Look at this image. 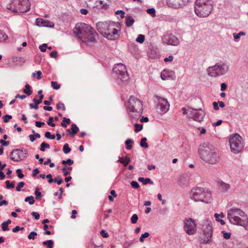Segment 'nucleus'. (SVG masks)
<instances>
[{
  "label": "nucleus",
  "instance_id": "412c9836",
  "mask_svg": "<svg viewBox=\"0 0 248 248\" xmlns=\"http://www.w3.org/2000/svg\"><path fill=\"white\" fill-rule=\"evenodd\" d=\"M131 160L129 157L125 156L119 157L118 161L123 164L125 167H126L128 164L130 162Z\"/></svg>",
  "mask_w": 248,
  "mask_h": 248
},
{
  "label": "nucleus",
  "instance_id": "338daca9",
  "mask_svg": "<svg viewBox=\"0 0 248 248\" xmlns=\"http://www.w3.org/2000/svg\"><path fill=\"white\" fill-rule=\"evenodd\" d=\"M47 45L46 44H43L42 46H39V48L42 52H45L46 50V47Z\"/></svg>",
  "mask_w": 248,
  "mask_h": 248
},
{
  "label": "nucleus",
  "instance_id": "69168bd1",
  "mask_svg": "<svg viewBox=\"0 0 248 248\" xmlns=\"http://www.w3.org/2000/svg\"><path fill=\"white\" fill-rule=\"evenodd\" d=\"M116 14L120 15L121 18H124V17L125 13L122 10H118L116 12Z\"/></svg>",
  "mask_w": 248,
  "mask_h": 248
},
{
  "label": "nucleus",
  "instance_id": "603ef678",
  "mask_svg": "<svg viewBox=\"0 0 248 248\" xmlns=\"http://www.w3.org/2000/svg\"><path fill=\"white\" fill-rule=\"evenodd\" d=\"M53 121V118L52 117H49L48 120L47 122V124L52 127H54L55 126V124L54 123H52Z\"/></svg>",
  "mask_w": 248,
  "mask_h": 248
},
{
  "label": "nucleus",
  "instance_id": "f704fd0d",
  "mask_svg": "<svg viewBox=\"0 0 248 248\" xmlns=\"http://www.w3.org/2000/svg\"><path fill=\"white\" fill-rule=\"evenodd\" d=\"M8 38L7 35L0 31V42L6 40Z\"/></svg>",
  "mask_w": 248,
  "mask_h": 248
},
{
  "label": "nucleus",
  "instance_id": "6e6552de",
  "mask_svg": "<svg viewBox=\"0 0 248 248\" xmlns=\"http://www.w3.org/2000/svg\"><path fill=\"white\" fill-rule=\"evenodd\" d=\"M128 108L130 115L133 118L139 117L142 114V103L139 99L135 96H131L130 97Z\"/></svg>",
  "mask_w": 248,
  "mask_h": 248
},
{
  "label": "nucleus",
  "instance_id": "e433bc0d",
  "mask_svg": "<svg viewBox=\"0 0 248 248\" xmlns=\"http://www.w3.org/2000/svg\"><path fill=\"white\" fill-rule=\"evenodd\" d=\"M49 148H50V146L48 143H46L43 142L41 144V148H40V150L42 152H44L45 150V148L49 149Z\"/></svg>",
  "mask_w": 248,
  "mask_h": 248
},
{
  "label": "nucleus",
  "instance_id": "a878e982",
  "mask_svg": "<svg viewBox=\"0 0 248 248\" xmlns=\"http://www.w3.org/2000/svg\"><path fill=\"white\" fill-rule=\"evenodd\" d=\"M245 35H246V33L243 31L240 32L238 33H233L232 34L233 37L234 38V40L235 42L238 41L241 36H245Z\"/></svg>",
  "mask_w": 248,
  "mask_h": 248
},
{
  "label": "nucleus",
  "instance_id": "5701e85b",
  "mask_svg": "<svg viewBox=\"0 0 248 248\" xmlns=\"http://www.w3.org/2000/svg\"><path fill=\"white\" fill-rule=\"evenodd\" d=\"M79 130L78 127L77 126V125L75 124H73L71 125V133H70V135L71 137H73L76 134L78 133Z\"/></svg>",
  "mask_w": 248,
  "mask_h": 248
},
{
  "label": "nucleus",
  "instance_id": "79ce46f5",
  "mask_svg": "<svg viewBox=\"0 0 248 248\" xmlns=\"http://www.w3.org/2000/svg\"><path fill=\"white\" fill-rule=\"evenodd\" d=\"M34 194L35 195V198L37 200H39L42 197L41 193L39 191V188L38 187L35 188Z\"/></svg>",
  "mask_w": 248,
  "mask_h": 248
},
{
  "label": "nucleus",
  "instance_id": "680f3d73",
  "mask_svg": "<svg viewBox=\"0 0 248 248\" xmlns=\"http://www.w3.org/2000/svg\"><path fill=\"white\" fill-rule=\"evenodd\" d=\"M24 229L23 227H20L19 226H16L14 228L12 229V232H16L20 230H23Z\"/></svg>",
  "mask_w": 248,
  "mask_h": 248
},
{
  "label": "nucleus",
  "instance_id": "7c9ffc66",
  "mask_svg": "<svg viewBox=\"0 0 248 248\" xmlns=\"http://www.w3.org/2000/svg\"><path fill=\"white\" fill-rule=\"evenodd\" d=\"M43 245L47 246L49 248H52L53 247V241L52 240H48L43 242Z\"/></svg>",
  "mask_w": 248,
  "mask_h": 248
},
{
  "label": "nucleus",
  "instance_id": "c756f323",
  "mask_svg": "<svg viewBox=\"0 0 248 248\" xmlns=\"http://www.w3.org/2000/svg\"><path fill=\"white\" fill-rule=\"evenodd\" d=\"M72 170L71 167H64L62 169V171L63 173V175L66 176L68 175Z\"/></svg>",
  "mask_w": 248,
  "mask_h": 248
},
{
  "label": "nucleus",
  "instance_id": "a19ab883",
  "mask_svg": "<svg viewBox=\"0 0 248 248\" xmlns=\"http://www.w3.org/2000/svg\"><path fill=\"white\" fill-rule=\"evenodd\" d=\"M6 188L7 189H10L14 188L15 186V184L14 182L10 183V181L7 180L5 182Z\"/></svg>",
  "mask_w": 248,
  "mask_h": 248
},
{
  "label": "nucleus",
  "instance_id": "3c124183",
  "mask_svg": "<svg viewBox=\"0 0 248 248\" xmlns=\"http://www.w3.org/2000/svg\"><path fill=\"white\" fill-rule=\"evenodd\" d=\"M37 235V233L35 232H31L28 235V238L30 240H34V237Z\"/></svg>",
  "mask_w": 248,
  "mask_h": 248
},
{
  "label": "nucleus",
  "instance_id": "2f4dec72",
  "mask_svg": "<svg viewBox=\"0 0 248 248\" xmlns=\"http://www.w3.org/2000/svg\"><path fill=\"white\" fill-rule=\"evenodd\" d=\"M147 141V138H143L141 139L140 142V145L141 147H144V148H148V145L147 143L146 142Z\"/></svg>",
  "mask_w": 248,
  "mask_h": 248
},
{
  "label": "nucleus",
  "instance_id": "1a4fd4ad",
  "mask_svg": "<svg viewBox=\"0 0 248 248\" xmlns=\"http://www.w3.org/2000/svg\"><path fill=\"white\" fill-rule=\"evenodd\" d=\"M112 74L117 83L120 85L127 82L129 79L126 66L121 63L115 65Z\"/></svg>",
  "mask_w": 248,
  "mask_h": 248
},
{
  "label": "nucleus",
  "instance_id": "423d86ee",
  "mask_svg": "<svg viewBox=\"0 0 248 248\" xmlns=\"http://www.w3.org/2000/svg\"><path fill=\"white\" fill-rule=\"evenodd\" d=\"M190 198L195 202H201L206 203L212 201V194L208 189L202 187H195L191 189Z\"/></svg>",
  "mask_w": 248,
  "mask_h": 248
},
{
  "label": "nucleus",
  "instance_id": "0eeeda50",
  "mask_svg": "<svg viewBox=\"0 0 248 248\" xmlns=\"http://www.w3.org/2000/svg\"><path fill=\"white\" fill-rule=\"evenodd\" d=\"M230 65L227 61H219L214 65L209 66L206 69L207 74L212 78H217L228 73Z\"/></svg>",
  "mask_w": 248,
  "mask_h": 248
},
{
  "label": "nucleus",
  "instance_id": "864d4df0",
  "mask_svg": "<svg viewBox=\"0 0 248 248\" xmlns=\"http://www.w3.org/2000/svg\"><path fill=\"white\" fill-rule=\"evenodd\" d=\"M1 228L3 231H7L9 230L8 225L4 222L1 224Z\"/></svg>",
  "mask_w": 248,
  "mask_h": 248
},
{
  "label": "nucleus",
  "instance_id": "c85d7f7f",
  "mask_svg": "<svg viewBox=\"0 0 248 248\" xmlns=\"http://www.w3.org/2000/svg\"><path fill=\"white\" fill-rule=\"evenodd\" d=\"M24 201L25 202H28L30 205L34 204L35 202L34 197L32 196L26 197Z\"/></svg>",
  "mask_w": 248,
  "mask_h": 248
},
{
  "label": "nucleus",
  "instance_id": "de8ad7c7",
  "mask_svg": "<svg viewBox=\"0 0 248 248\" xmlns=\"http://www.w3.org/2000/svg\"><path fill=\"white\" fill-rule=\"evenodd\" d=\"M45 136L46 138L53 140L55 138V136L54 135H51L49 132H46Z\"/></svg>",
  "mask_w": 248,
  "mask_h": 248
},
{
  "label": "nucleus",
  "instance_id": "72a5a7b5",
  "mask_svg": "<svg viewBox=\"0 0 248 248\" xmlns=\"http://www.w3.org/2000/svg\"><path fill=\"white\" fill-rule=\"evenodd\" d=\"M99 4L102 8L107 9L108 4L107 3H104V1L102 0H97L96 1V6H98Z\"/></svg>",
  "mask_w": 248,
  "mask_h": 248
},
{
  "label": "nucleus",
  "instance_id": "4c0bfd02",
  "mask_svg": "<svg viewBox=\"0 0 248 248\" xmlns=\"http://www.w3.org/2000/svg\"><path fill=\"white\" fill-rule=\"evenodd\" d=\"M145 37L142 34H139L137 38H136V41L140 43H142L144 41Z\"/></svg>",
  "mask_w": 248,
  "mask_h": 248
},
{
  "label": "nucleus",
  "instance_id": "9d476101",
  "mask_svg": "<svg viewBox=\"0 0 248 248\" xmlns=\"http://www.w3.org/2000/svg\"><path fill=\"white\" fill-rule=\"evenodd\" d=\"M7 8L15 13H26L30 10V3L28 0H12Z\"/></svg>",
  "mask_w": 248,
  "mask_h": 248
},
{
  "label": "nucleus",
  "instance_id": "13d9d810",
  "mask_svg": "<svg viewBox=\"0 0 248 248\" xmlns=\"http://www.w3.org/2000/svg\"><path fill=\"white\" fill-rule=\"evenodd\" d=\"M100 234L104 238H108L109 236L108 233L104 230L101 231Z\"/></svg>",
  "mask_w": 248,
  "mask_h": 248
},
{
  "label": "nucleus",
  "instance_id": "20e7f679",
  "mask_svg": "<svg viewBox=\"0 0 248 248\" xmlns=\"http://www.w3.org/2000/svg\"><path fill=\"white\" fill-rule=\"evenodd\" d=\"M98 31L106 38L115 40L119 38L120 30L115 28L113 23L108 22H100L96 25Z\"/></svg>",
  "mask_w": 248,
  "mask_h": 248
},
{
  "label": "nucleus",
  "instance_id": "2eb2a0df",
  "mask_svg": "<svg viewBox=\"0 0 248 248\" xmlns=\"http://www.w3.org/2000/svg\"><path fill=\"white\" fill-rule=\"evenodd\" d=\"M188 118L194 121L201 123L205 116V112L202 109L188 108Z\"/></svg>",
  "mask_w": 248,
  "mask_h": 248
},
{
  "label": "nucleus",
  "instance_id": "aec40b11",
  "mask_svg": "<svg viewBox=\"0 0 248 248\" xmlns=\"http://www.w3.org/2000/svg\"><path fill=\"white\" fill-rule=\"evenodd\" d=\"M217 185L218 189L223 193L227 192L231 188V185L219 180L217 181Z\"/></svg>",
  "mask_w": 248,
  "mask_h": 248
},
{
  "label": "nucleus",
  "instance_id": "052dcab7",
  "mask_svg": "<svg viewBox=\"0 0 248 248\" xmlns=\"http://www.w3.org/2000/svg\"><path fill=\"white\" fill-rule=\"evenodd\" d=\"M222 233L223 234V237L225 239H229L231 237V233L230 232H226L225 231H222Z\"/></svg>",
  "mask_w": 248,
  "mask_h": 248
},
{
  "label": "nucleus",
  "instance_id": "4be33fe9",
  "mask_svg": "<svg viewBox=\"0 0 248 248\" xmlns=\"http://www.w3.org/2000/svg\"><path fill=\"white\" fill-rule=\"evenodd\" d=\"M135 20L131 16H128L125 17V23L128 27L132 26Z\"/></svg>",
  "mask_w": 248,
  "mask_h": 248
},
{
  "label": "nucleus",
  "instance_id": "f257e3e1",
  "mask_svg": "<svg viewBox=\"0 0 248 248\" xmlns=\"http://www.w3.org/2000/svg\"><path fill=\"white\" fill-rule=\"evenodd\" d=\"M73 32L77 38L84 43L94 42L98 36L93 28L84 23L77 24L73 29Z\"/></svg>",
  "mask_w": 248,
  "mask_h": 248
},
{
  "label": "nucleus",
  "instance_id": "7ed1b4c3",
  "mask_svg": "<svg viewBox=\"0 0 248 248\" xmlns=\"http://www.w3.org/2000/svg\"><path fill=\"white\" fill-rule=\"evenodd\" d=\"M227 218L232 224L245 228L248 226V216L239 208H232L229 209L227 212Z\"/></svg>",
  "mask_w": 248,
  "mask_h": 248
},
{
  "label": "nucleus",
  "instance_id": "09e8293b",
  "mask_svg": "<svg viewBox=\"0 0 248 248\" xmlns=\"http://www.w3.org/2000/svg\"><path fill=\"white\" fill-rule=\"evenodd\" d=\"M149 236V233L147 232H145L143 234H142L140 238V241L141 242H143L144 241V239L148 237Z\"/></svg>",
  "mask_w": 248,
  "mask_h": 248
},
{
  "label": "nucleus",
  "instance_id": "f03ea898",
  "mask_svg": "<svg viewBox=\"0 0 248 248\" xmlns=\"http://www.w3.org/2000/svg\"><path fill=\"white\" fill-rule=\"evenodd\" d=\"M198 151L200 157L205 163L214 165L219 162L218 151L213 145L204 143L200 145Z\"/></svg>",
  "mask_w": 248,
  "mask_h": 248
},
{
  "label": "nucleus",
  "instance_id": "58836bf2",
  "mask_svg": "<svg viewBox=\"0 0 248 248\" xmlns=\"http://www.w3.org/2000/svg\"><path fill=\"white\" fill-rule=\"evenodd\" d=\"M146 12L148 14L151 15L153 17L155 16V10L154 8L148 9L146 10Z\"/></svg>",
  "mask_w": 248,
  "mask_h": 248
},
{
  "label": "nucleus",
  "instance_id": "9b49d317",
  "mask_svg": "<svg viewBox=\"0 0 248 248\" xmlns=\"http://www.w3.org/2000/svg\"><path fill=\"white\" fill-rule=\"evenodd\" d=\"M231 151L234 154L240 153L244 147L242 138L238 134H235L229 139Z\"/></svg>",
  "mask_w": 248,
  "mask_h": 248
},
{
  "label": "nucleus",
  "instance_id": "774afa93",
  "mask_svg": "<svg viewBox=\"0 0 248 248\" xmlns=\"http://www.w3.org/2000/svg\"><path fill=\"white\" fill-rule=\"evenodd\" d=\"M132 244V242L126 241L124 244L123 248H129Z\"/></svg>",
  "mask_w": 248,
  "mask_h": 248
},
{
  "label": "nucleus",
  "instance_id": "a211bd4d",
  "mask_svg": "<svg viewBox=\"0 0 248 248\" xmlns=\"http://www.w3.org/2000/svg\"><path fill=\"white\" fill-rule=\"evenodd\" d=\"M188 0H167V3L169 7L175 8L182 7Z\"/></svg>",
  "mask_w": 248,
  "mask_h": 248
},
{
  "label": "nucleus",
  "instance_id": "4468645a",
  "mask_svg": "<svg viewBox=\"0 0 248 248\" xmlns=\"http://www.w3.org/2000/svg\"><path fill=\"white\" fill-rule=\"evenodd\" d=\"M184 229L188 235L194 234L197 231L196 224L195 220L191 218L185 219Z\"/></svg>",
  "mask_w": 248,
  "mask_h": 248
},
{
  "label": "nucleus",
  "instance_id": "5fc2aeb1",
  "mask_svg": "<svg viewBox=\"0 0 248 248\" xmlns=\"http://www.w3.org/2000/svg\"><path fill=\"white\" fill-rule=\"evenodd\" d=\"M25 185V183L23 182H19L17 186L16 187V190L17 191H20L21 190V188L23 187Z\"/></svg>",
  "mask_w": 248,
  "mask_h": 248
},
{
  "label": "nucleus",
  "instance_id": "e2e57ef3",
  "mask_svg": "<svg viewBox=\"0 0 248 248\" xmlns=\"http://www.w3.org/2000/svg\"><path fill=\"white\" fill-rule=\"evenodd\" d=\"M131 186L135 188H138L140 187V185L136 181H132L131 183Z\"/></svg>",
  "mask_w": 248,
  "mask_h": 248
},
{
  "label": "nucleus",
  "instance_id": "ea45409f",
  "mask_svg": "<svg viewBox=\"0 0 248 248\" xmlns=\"http://www.w3.org/2000/svg\"><path fill=\"white\" fill-rule=\"evenodd\" d=\"M134 125H135V127H136V128L135 129V132L136 133H138V132H140L143 128V125L142 124H138L136 123V124H135Z\"/></svg>",
  "mask_w": 248,
  "mask_h": 248
},
{
  "label": "nucleus",
  "instance_id": "bf43d9fd",
  "mask_svg": "<svg viewBox=\"0 0 248 248\" xmlns=\"http://www.w3.org/2000/svg\"><path fill=\"white\" fill-rule=\"evenodd\" d=\"M53 182L56 183L58 185H61L62 182L63 180L60 177H57L56 178L54 179Z\"/></svg>",
  "mask_w": 248,
  "mask_h": 248
},
{
  "label": "nucleus",
  "instance_id": "8fccbe9b",
  "mask_svg": "<svg viewBox=\"0 0 248 248\" xmlns=\"http://www.w3.org/2000/svg\"><path fill=\"white\" fill-rule=\"evenodd\" d=\"M12 118V116L9 114H6L3 116L2 119H3V122L5 123H7L9 122L10 119Z\"/></svg>",
  "mask_w": 248,
  "mask_h": 248
},
{
  "label": "nucleus",
  "instance_id": "0e129e2a",
  "mask_svg": "<svg viewBox=\"0 0 248 248\" xmlns=\"http://www.w3.org/2000/svg\"><path fill=\"white\" fill-rule=\"evenodd\" d=\"M31 215L34 217V218L36 220H38L40 218V215L39 213L35 212H32L31 213Z\"/></svg>",
  "mask_w": 248,
  "mask_h": 248
},
{
  "label": "nucleus",
  "instance_id": "c9c22d12",
  "mask_svg": "<svg viewBox=\"0 0 248 248\" xmlns=\"http://www.w3.org/2000/svg\"><path fill=\"white\" fill-rule=\"evenodd\" d=\"M63 152L64 154H67L71 151V148L69 147V145L67 143L64 144L63 147Z\"/></svg>",
  "mask_w": 248,
  "mask_h": 248
},
{
  "label": "nucleus",
  "instance_id": "ddd939ff",
  "mask_svg": "<svg viewBox=\"0 0 248 248\" xmlns=\"http://www.w3.org/2000/svg\"><path fill=\"white\" fill-rule=\"evenodd\" d=\"M203 232L204 237L202 243L208 244L211 241L212 237V225L210 221L206 220L205 224L203 225Z\"/></svg>",
  "mask_w": 248,
  "mask_h": 248
},
{
  "label": "nucleus",
  "instance_id": "49530a36",
  "mask_svg": "<svg viewBox=\"0 0 248 248\" xmlns=\"http://www.w3.org/2000/svg\"><path fill=\"white\" fill-rule=\"evenodd\" d=\"M138 219V216L136 214H134L131 217V221L133 224H135L137 223Z\"/></svg>",
  "mask_w": 248,
  "mask_h": 248
},
{
  "label": "nucleus",
  "instance_id": "f8f14e48",
  "mask_svg": "<svg viewBox=\"0 0 248 248\" xmlns=\"http://www.w3.org/2000/svg\"><path fill=\"white\" fill-rule=\"evenodd\" d=\"M155 97L156 99L155 100V102L156 104L157 110H159L161 114L167 113L170 108V104L168 100L166 98L158 95H155Z\"/></svg>",
  "mask_w": 248,
  "mask_h": 248
},
{
  "label": "nucleus",
  "instance_id": "c03bdc74",
  "mask_svg": "<svg viewBox=\"0 0 248 248\" xmlns=\"http://www.w3.org/2000/svg\"><path fill=\"white\" fill-rule=\"evenodd\" d=\"M62 163L63 165L67 164L69 166H71L74 163V161L71 159H67L66 160H62Z\"/></svg>",
  "mask_w": 248,
  "mask_h": 248
},
{
  "label": "nucleus",
  "instance_id": "6e6d98bb",
  "mask_svg": "<svg viewBox=\"0 0 248 248\" xmlns=\"http://www.w3.org/2000/svg\"><path fill=\"white\" fill-rule=\"evenodd\" d=\"M56 108L58 109H60L62 108L63 110H65V107L64 104L61 102H59L57 104Z\"/></svg>",
  "mask_w": 248,
  "mask_h": 248
},
{
  "label": "nucleus",
  "instance_id": "6ab92c4d",
  "mask_svg": "<svg viewBox=\"0 0 248 248\" xmlns=\"http://www.w3.org/2000/svg\"><path fill=\"white\" fill-rule=\"evenodd\" d=\"M35 24L38 26H43V27H53L54 26V24L48 20L44 19L41 18H37L36 19Z\"/></svg>",
  "mask_w": 248,
  "mask_h": 248
},
{
  "label": "nucleus",
  "instance_id": "dca6fc26",
  "mask_svg": "<svg viewBox=\"0 0 248 248\" xmlns=\"http://www.w3.org/2000/svg\"><path fill=\"white\" fill-rule=\"evenodd\" d=\"M27 154L26 150L15 149L10 153V157L13 161L18 162L24 160L26 157Z\"/></svg>",
  "mask_w": 248,
  "mask_h": 248
},
{
  "label": "nucleus",
  "instance_id": "4d7b16f0",
  "mask_svg": "<svg viewBox=\"0 0 248 248\" xmlns=\"http://www.w3.org/2000/svg\"><path fill=\"white\" fill-rule=\"evenodd\" d=\"M16 172L17 174V176L19 178L21 179V178H23L24 174L22 173V171H21V169H18L16 170Z\"/></svg>",
  "mask_w": 248,
  "mask_h": 248
},
{
  "label": "nucleus",
  "instance_id": "b1692460",
  "mask_svg": "<svg viewBox=\"0 0 248 248\" xmlns=\"http://www.w3.org/2000/svg\"><path fill=\"white\" fill-rule=\"evenodd\" d=\"M138 181L140 182H141L142 183L143 185H146L148 183L151 184V185H153V182L151 180V179L150 178H144L143 177H139L138 178Z\"/></svg>",
  "mask_w": 248,
  "mask_h": 248
},
{
  "label": "nucleus",
  "instance_id": "a18cd8bd",
  "mask_svg": "<svg viewBox=\"0 0 248 248\" xmlns=\"http://www.w3.org/2000/svg\"><path fill=\"white\" fill-rule=\"evenodd\" d=\"M51 85L55 90H58L60 88V85L56 81H51Z\"/></svg>",
  "mask_w": 248,
  "mask_h": 248
},
{
  "label": "nucleus",
  "instance_id": "393cba45",
  "mask_svg": "<svg viewBox=\"0 0 248 248\" xmlns=\"http://www.w3.org/2000/svg\"><path fill=\"white\" fill-rule=\"evenodd\" d=\"M179 185L182 187H185L187 186V181L185 177H181L178 181Z\"/></svg>",
  "mask_w": 248,
  "mask_h": 248
},
{
  "label": "nucleus",
  "instance_id": "bb28decb",
  "mask_svg": "<svg viewBox=\"0 0 248 248\" xmlns=\"http://www.w3.org/2000/svg\"><path fill=\"white\" fill-rule=\"evenodd\" d=\"M31 87L30 85L27 84L25 85V88L23 90V92L28 95H30L32 93V91H31Z\"/></svg>",
  "mask_w": 248,
  "mask_h": 248
},
{
  "label": "nucleus",
  "instance_id": "39448f33",
  "mask_svg": "<svg viewBox=\"0 0 248 248\" xmlns=\"http://www.w3.org/2000/svg\"><path fill=\"white\" fill-rule=\"evenodd\" d=\"M213 9V3L211 0H196L195 2V13L199 17L208 16Z\"/></svg>",
  "mask_w": 248,
  "mask_h": 248
},
{
  "label": "nucleus",
  "instance_id": "f3484780",
  "mask_svg": "<svg viewBox=\"0 0 248 248\" xmlns=\"http://www.w3.org/2000/svg\"><path fill=\"white\" fill-rule=\"evenodd\" d=\"M164 44L171 46H177L179 44L178 39L172 34H166L162 38Z\"/></svg>",
  "mask_w": 248,
  "mask_h": 248
},
{
  "label": "nucleus",
  "instance_id": "473e14b6",
  "mask_svg": "<svg viewBox=\"0 0 248 248\" xmlns=\"http://www.w3.org/2000/svg\"><path fill=\"white\" fill-rule=\"evenodd\" d=\"M133 143V140L131 139H128L125 141V144L126 145V149L127 150H131L132 149V146L131 145H129V144H132Z\"/></svg>",
  "mask_w": 248,
  "mask_h": 248
},
{
  "label": "nucleus",
  "instance_id": "cd10ccee",
  "mask_svg": "<svg viewBox=\"0 0 248 248\" xmlns=\"http://www.w3.org/2000/svg\"><path fill=\"white\" fill-rule=\"evenodd\" d=\"M160 77L161 79L163 80H167L170 78L167 71L166 70H164L161 73Z\"/></svg>",
  "mask_w": 248,
  "mask_h": 248
},
{
  "label": "nucleus",
  "instance_id": "37998d69",
  "mask_svg": "<svg viewBox=\"0 0 248 248\" xmlns=\"http://www.w3.org/2000/svg\"><path fill=\"white\" fill-rule=\"evenodd\" d=\"M43 97H44V95H41L39 96V99H36V98H34L32 101L34 103V104H36V105H38L39 104L41 103L42 100L43 99Z\"/></svg>",
  "mask_w": 248,
  "mask_h": 248
}]
</instances>
